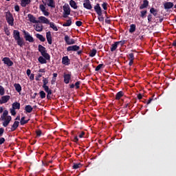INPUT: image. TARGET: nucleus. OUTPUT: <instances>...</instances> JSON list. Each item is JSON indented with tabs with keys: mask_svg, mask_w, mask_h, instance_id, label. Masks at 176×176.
<instances>
[{
	"mask_svg": "<svg viewBox=\"0 0 176 176\" xmlns=\"http://www.w3.org/2000/svg\"><path fill=\"white\" fill-rule=\"evenodd\" d=\"M9 115V111L8 110H5L3 114L1 116V120H3V127H8L9 126V123L12 122V116H8Z\"/></svg>",
	"mask_w": 176,
	"mask_h": 176,
	"instance_id": "1",
	"label": "nucleus"
},
{
	"mask_svg": "<svg viewBox=\"0 0 176 176\" xmlns=\"http://www.w3.org/2000/svg\"><path fill=\"white\" fill-rule=\"evenodd\" d=\"M13 38L16 41L18 46H20V47L24 46V38L20 36V32L19 30L13 31Z\"/></svg>",
	"mask_w": 176,
	"mask_h": 176,
	"instance_id": "2",
	"label": "nucleus"
},
{
	"mask_svg": "<svg viewBox=\"0 0 176 176\" xmlns=\"http://www.w3.org/2000/svg\"><path fill=\"white\" fill-rule=\"evenodd\" d=\"M38 52H41V54L45 60L47 61H50V54L47 53V50H46V47H43L42 45H38Z\"/></svg>",
	"mask_w": 176,
	"mask_h": 176,
	"instance_id": "3",
	"label": "nucleus"
},
{
	"mask_svg": "<svg viewBox=\"0 0 176 176\" xmlns=\"http://www.w3.org/2000/svg\"><path fill=\"white\" fill-rule=\"evenodd\" d=\"M6 20L11 27L14 25V18L13 17V14L10 13V11H8L6 12Z\"/></svg>",
	"mask_w": 176,
	"mask_h": 176,
	"instance_id": "4",
	"label": "nucleus"
},
{
	"mask_svg": "<svg viewBox=\"0 0 176 176\" xmlns=\"http://www.w3.org/2000/svg\"><path fill=\"white\" fill-rule=\"evenodd\" d=\"M23 35L26 41L30 42V43H34V37H32V36H31L29 32L23 30Z\"/></svg>",
	"mask_w": 176,
	"mask_h": 176,
	"instance_id": "5",
	"label": "nucleus"
},
{
	"mask_svg": "<svg viewBox=\"0 0 176 176\" xmlns=\"http://www.w3.org/2000/svg\"><path fill=\"white\" fill-rule=\"evenodd\" d=\"M94 10L98 16H102V10L101 9V6H100V3H96L94 6Z\"/></svg>",
	"mask_w": 176,
	"mask_h": 176,
	"instance_id": "6",
	"label": "nucleus"
},
{
	"mask_svg": "<svg viewBox=\"0 0 176 176\" xmlns=\"http://www.w3.org/2000/svg\"><path fill=\"white\" fill-rule=\"evenodd\" d=\"M64 40L65 43H67V45H75L76 43L74 38H69L68 35L65 36Z\"/></svg>",
	"mask_w": 176,
	"mask_h": 176,
	"instance_id": "7",
	"label": "nucleus"
},
{
	"mask_svg": "<svg viewBox=\"0 0 176 176\" xmlns=\"http://www.w3.org/2000/svg\"><path fill=\"white\" fill-rule=\"evenodd\" d=\"M83 6L85 9H87L88 10H91V9H93V6H91V3H90V0H85Z\"/></svg>",
	"mask_w": 176,
	"mask_h": 176,
	"instance_id": "8",
	"label": "nucleus"
},
{
	"mask_svg": "<svg viewBox=\"0 0 176 176\" xmlns=\"http://www.w3.org/2000/svg\"><path fill=\"white\" fill-rule=\"evenodd\" d=\"M2 61H3V63L6 65H8V67H12L13 65V61H12L10 60V58H8V57H5L3 58Z\"/></svg>",
	"mask_w": 176,
	"mask_h": 176,
	"instance_id": "9",
	"label": "nucleus"
},
{
	"mask_svg": "<svg viewBox=\"0 0 176 176\" xmlns=\"http://www.w3.org/2000/svg\"><path fill=\"white\" fill-rule=\"evenodd\" d=\"M46 39L49 45H52V43H53V37L50 31L46 32Z\"/></svg>",
	"mask_w": 176,
	"mask_h": 176,
	"instance_id": "10",
	"label": "nucleus"
},
{
	"mask_svg": "<svg viewBox=\"0 0 176 176\" xmlns=\"http://www.w3.org/2000/svg\"><path fill=\"white\" fill-rule=\"evenodd\" d=\"M80 49L78 45H72L67 47V52H78Z\"/></svg>",
	"mask_w": 176,
	"mask_h": 176,
	"instance_id": "11",
	"label": "nucleus"
},
{
	"mask_svg": "<svg viewBox=\"0 0 176 176\" xmlns=\"http://www.w3.org/2000/svg\"><path fill=\"white\" fill-rule=\"evenodd\" d=\"M28 18L29 19V21H30V23H33L34 24H38V23H41V21H36V18L31 14L28 15Z\"/></svg>",
	"mask_w": 176,
	"mask_h": 176,
	"instance_id": "12",
	"label": "nucleus"
},
{
	"mask_svg": "<svg viewBox=\"0 0 176 176\" xmlns=\"http://www.w3.org/2000/svg\"><path fill=\"white\" fill-rule=\"evenodd\" d=\"M43 89L44 90L50 89L49 86H47V83H49V80L47 78L43 77Z\"/></svg>",
	"mask_w": 176,
	"mask_h": 176,
	"instance_id": "13",
	"label": "nucleus"
},
{
	"mask_svg": "<svg viewBox=\"0 0 176 176\" xmlns=\"http://www.w3.org/2000/svg\"><path fill=\"white\" fill-rule=\"evenodd\" d=\"M62 64H63V65H69V64H71V60L68 58V56L62 58Z\"/></svg>",
	"mask_w": 176,
	"mask_h": 176,
	"instance_id": "14",
	"label": "nucleus"
},
{
	"mask_svg": "<svg viewBox=\"0 0 176 176\" xmlns=\"http://www.w3.org/2000/svg\"><path fill=\"white\" fill-rule=\"evenodd\" d=\"M63 79H64V82L66 85H68L69 83V80H71V74H63Z\"/></svg>",
	"mask_w": 176,
	"mask_h": 176,
	"instance_id": "15",
	"label": "nucleus"
},
{
	"mask_svg": "<svg viewBox=\"0 0 176 176\" xmlns=\"http://www.w3.org/2000/svg\"><path fill=\"white\" fill-rule=\"evenodd\" d=\"M63 13L71 14V8L69 7V5L66 4L63 6Z\"/></svg>",
	"mask_w": 176,
	"mask_h": 176,
	"instance_id": "16",
	"label": "nucleus"
},
{
	"mask_svg": "<svg viewBox=\"0 0 176 176\" xmlns=\"http://www.w3.org/2000/svg\"><path fill=\"white\" fill-rule=\"evenodd\" d=\"M10 100V96H4L1 97V104H6V102H8V101H9Z\"/></svg>",
	"mask_w": 176,
	"mask_h": 176,
	"instance_id": "17",
	"label": "nucleus"
},
{
	"mask_svg": "<svg viewBox=\"0 0 176 176\" xmlns=\"http://www.w3.org/2000/svg\"><path fill=\"white\" fill-rule=\"evenodd\" d=\"M20 124V122L19 121L14 122V124L11 126V131H16L17 130V127H19V125Z\"/></svg>",
	"mask_w": 176,
	"mask_h": 176,
	"instance_id": "18",
	"label": "nucleus"
},
{
	"mask_svg": "<svg viewBox=\"0 0 176 176\" xmlns=\"http://www.w3.org/2000/svg\"><path fill=\"white\" fill-rule=\"evenodd\" d=\"M38 19L40 20L41 23H43V24H50V21H49V19H47V18L45 17V16H40L38 18Z\"/></svg>",
	"mask_w": 176,
	"mask_h": 176,
	"instance_id": "19",
	"label": "nucleus"
},
{
	"mask_svg": "<svg viewBox=\"0 0 176 176\" xmlns=\"http://www.w3.org/2000/svg\"><path fill=\"white\" fill-rule=\"evenodd\" d=\"M148 6H149V1H148V0H144L143 3L140 6V9H146Z\"/></svg>",
	"mask_w": 176,
	"mask_h": 176,
	"instance_id": "20",
	"label": "nucleus"
},
{
	"mask_svg": "<svg viewBox=\"0 0 176 176\" xmlns=\"http://www.w3.org/2000/svg\"><path fill=\"white\" fill-rule=\"evenodd\" d=\"M174 6V3L173 2H166L164 4V9H171Z\"/></svg>",
	"mask_w": 176,
	"mask_h": 176,
	"instance_id": "21",
	"label": "nucleus"
},
{
	"mask_svg": "<svg viewBox=\"0 0 176 176\" xmlns=\"http://www.w3.org/2000/svg\"><path fill=\"white\" fill-rule=\"evenodd\" d=\"M31 3V0H21V6L22 8H25L27 5H30Z\"/></svg>",
	"mask_w": 176,
	"mask_h": 176,
	"instance_id": "22",
	"label": "nucleus"
},
{
	"mask_svg": "<svg viewBox=\"0 0 176 176\" xmlns=\"http://www.w3.org/2000/svg\"><path fill=\"white\" fill-rule=\"evenodd\" d=\"M47 2H48V3H47V6L52 8H56V1H54V0H47Z\"/></svg>",
	"mask_w": 176,
	"mask_h": 176,
	"instance_id": "23",
	"label": "nucleus"
},
{
	"mask_svg": "<svg viewBox=\"0 0 176 176\" xmlns=\"http://www.w3.org/2000/svg\"><path fill=\"white\" fill-rule=\"evenodd\" d=\"M124 96V93L122 91H118L116 95V100H120L122 97Z\"/></svg>",
	"mask_w": 176,
	"mask_h": 176,
	"instance_id": "24",
	"label": "nucleus"
},
{
	"mask_svg": "<svg viewBox=\"0 0 176 176\" xmlns=\"http://www.w3.org/2000/svg\"><path fill=\"white\" fill-rule=\"evenodd\" d=\"M38 63H40V64H47V59H46L43 56H39L38 58Z\"/></svg>",
	"mask_w": 176,
	"mask_h": 176,
	"instance_id": "25",
	"label": "nucleus"
},
{
	"mask_svg": "<svg viewBox=\"0 0 176 176\" xmlns=\"http://www.w3.org/2000/svg\"><path fill=\"white\" fill-rule=\"evenodd\" d=\"M14 87L17 93H21V85L19 83L14 84Z\"/></svg>",
	"mask_w": 176,
	"mask_h": 176,
	"instance_id": "26",
	"label": "nucleus"
},
{
	"mask_svg": "<svg viewBox=\"0 0 176 176\" xmlns=\"http://www.w3.org/2000/svg\"><path fill=\"white\" fill-rule=\"evenodd\" d=\"M36 37L37 38V39H39L41 42H45L46 41V38H45L42 34H36Z\"/></svg>",
	"mask_w": 176,
	"mask_h": 176,
	"instance_id": "27",
	"label": "nucleus"
},
{
	"mask_svg": "<svg viewBox=\"0 0 176 176\" xmlns=\"http://www.w3.org/2000/svg\"><path fill=\"white\" fill-rule=\"evenodd\" d=\"M118 46H119V45H118L117 41L114 42V43L111 45V47L110 48L111 52H115V50H116V49H118Z\"/></svg>",
	"mask_w": 176,
	"mask_h": 176,
	"instance_id": "28",
	"label": "nucleus"
},
{
	"mask_svg": "<svg viewBox=\"0 0 176 176\" xmlns=\"http://www.w3.org/2000/svg\"><path fill=\"white\" fill-rule=\"evenodd\" d=\"M69 5L71 8H73V9H78V5H76V2L74 0H70Z\"/></svg>",
	"mask_w": 176,
	"mask_h": 176,
	"instance_id": "29",
	"label": "nucleus"
},
{
	"mask_svg": "<svg viewBox=\"0 0 176 176\" xmlns=\"http://www.w3.org/2000/svg\"><path fill=\"white\" fill-rule=\"evenodd\" d=\"M32 109H34V108H32V107L30 104L26 105L25 107V111H26L28 113H31L32 112Z\"/></svg>",
	"mask_w": 176,
	"mask_h": 176,
	"instance_id": "30",
	"label": "nucleus"
},
{
	"mask_svg": "<svg viewBox=\"0 0 176 176\" xmlns=\"http://www.w3.org/2000/svg\"><path fill=\"white\" fill-rule=\"evenodd\" d=\"M35 30L37 32H42V31H43V25L37 24L35 27Z\"/></svg>",
	"mask_w": 176,
	"mask_h": 176,
	"instance_id": "31",
	"label": "nucleus"
},
{
	"mask_svg": "<svg viewBox=\"0 0 176 176\" xmlns=\"http://www.w3.org/2000/svg\"><path fill=\"white\" fill-rule=\"evenodd\" d=\"M96 54H97V50L96 49H92L89 53V57H94L96 56Z\"/></svg>",
	"mask_w": 176,
	"mask_h": 176,
	"instance_id": "32",
	"label": "nucleus"
},
{
	"mask_svg": "<svg viewBox=\"0 0 176 176\" xmlns=\"http://www.w3.org/2000/svg\"><path fill=\"white\" fill-rule=\"evenodd\" d=\"M28 122H30V120H25V117L23 116L21 118L20 123H21V126H24V124H27V123H28Z\"/></svg>",
	"mask_w": 176,
	"mask_h": 176,
	"instance_id": "33",
	"label": "nucleus"
},
{
	"mask_svg": "<svg viewBox=\"0 0 176 176\" xmlns=\"http://www.w3.org/2000/svg\"><path fill=\"white\" fill-rule=\"evenodd\" d=\"M42 2L43 4H41L39 6V9H40V10H41V12H45V10H46V7H45V6H46L47 3H46V2H45L43 1H42Z\"/></svg>",
	"mask_w": 176,
	"mask_h": 176,
	"instance_id": "34",
	"label": "nucleus"
},
{
	"mask_svg": "<svg viewBox=\"0 0 176 176\" xmlns=\"http://www.w3.org/2000/svg\"><path fill=\"white\" fill-rule=\"evenodd\" d=\"M150 13H151V14H152L155 17H156V16H157V10L155 9V8H151L150 9Z\"/></svg>",
	"mask_w": 176,
	"mask_h": 176,
	"instance_id": "35",
	"label": "nucleus"
},
{
	"mask_svg": "<svg viewBox=\"0 0 176 176\" xmlns=\"http://www.w3.org/2000/svg\"><path fill=\"white\" fill-rule=\"evenodd\" d=\"M12 109H20V103L18 102L12 103Z\"/></svg>",
	"mask_w": 176,
	"mask_h": 176,
	"instance_id": "36",
	"label": "nucleus"
},
{
	"mask_svg": "<svg viewBox=\"0 0 176 176\" xmlns=\"http://www.w3.org/2000/svg\"><path fill=\"white\" fill-rule=\"evenodd\" d=\"M50 28H52L54 31H58V28H57V26H56V24L53 22H50L49 23Z\"/></svg>",
	"mask_w": 176,
	"mask_h": 176,
	"instance_id": "37",
	"label": "nucleus"
},
{
	"mask_svg": "<svg viewBox=\"0 0 176 176\" xmlns=\"http://www.w3.org/2000/svg\"><path fill=\"white\" fill-rule=\"evenodd\" d=\"M45 90V92L47 94V100H50L51 97L50 96H52V89H44Z\"/></svg>",
	"mask_w": 176,
	"mask_h": 176,
	"instance_id": "38",
	"label": "nucleus"
},
{
	"mask_svg": "<svg viewBox=\"0 0 176 176\" xmlns=\"http://www.w3.org/2000/svg\"><path fill=\"white\" fill-rule=\"evenodd\" d=\"M135 24H131L130 25V28H129V32L131 34H133V32H135Z\"/></svg>",
	"mask_w": 176,
	"mask_h": 176,
	"instance_id": "39",
	"label": "nucleus"
},
{
	"mask_svg": "<svg viewBox=\"0 0 176 176\" xmlns=\"http://www.w3.org/2000/svg\"><path fill=\"white\" fill-rule=\"evenodd\" d=\"M72 20L69 19L67 21V22L63 24V27H70V25H72Z\"/></svg>",
	"mask_w": 176,
	"mask_h": 176,
	"instance_id": "40",
	"label": "nucleus"
},
{
	"mask_svg": "<svg viewBox=\"0 0 176 176\" xmlns=\"http://www.w3.org/2000/svg\"><path fill=\"white\" fill-rule=\"evenodd\" d=\"M80 167H82V164H74L72 168H74V170H78V168H80Z\"/></svg>",
	"mask_w": 176,
	"mask_h": 176,
	"instance_id": "41",
	"label": "nucleus"
},
{
	"mask_svg": "<svg viewBox=\"0 0 176 176\" xmlns=\"http://www.w3.org/2000/svg\"><path fill=\"white\" fill-rule=\"evenodd\" d=\"M105 67V65L104 64H99L95 69L96 72H98L100 71V69H101V68H104Z\"/></svg>",
	"mask_w": 176,
	"mask_h": 176,
	"instance_id": "42",
	"label": "nucleus"
},
{
	"mask_svg": "<svg viewBox=\"0 0 176 176\" xmlns=\"http://www.w3.org/2000/svg\"><path fill=\"white\" fill-rule=\"evenodd\" d=\"M146 13H148V11L146 10H143L140 12V17L142 19H145V16H146Z\"/></svg>",
	"mask_w": 176,
	"mask_h": 176,
	"instance_id": "43",
	"label": "nucleus"
},
{
	"mask_svg": "<svg viewBox=\"0 0 176 176\" xmlns=\"http://www.w3.org/2000/svg\"><path fill=\"white\" fill-rule=\"evenodd\" d=\"M39 94L41 99L46 98V93L45 91H41Z\"/></svg>",
	"mask_w": 176,
	"mask_h": 176,
	"instance_id": "44",
	"label": "nucleus"
},
{
	"mask_svg": "<svg viewBox=\"0 0 176 176\" xmlns=\"http://www.w3.org/2000/svg\"><path fill=\"white\" fill-rule=\"evenodd\" d=\"M5 94V88L0 85V96H3Z\"/></svg>",
	"mask_w": 176,
	"mask_h": 176,
	"instance_id": "45",
	"label": "nucleus"
},
{
	"mask_svg": "<svg viewBox=\"0 0 176 176\" xmlns=\"http://www.w3.org/2000/svg\"><path fill=\"white\" fill-rule=\"evenodd\" d=\"M102 8L104 9V10H108V3L104 2L102 4Z\"/></svg>",
	"mask_w": 176,
	"mask_h": 176,
	"instance_id": "46",
	"label": "nucleus"
},
{
	"mask_svg": "<svg viewBox=\"0 0 176 176\" xmlns=\"http://www.w3.org/2000/svg\"><path fill=\"white\" fill-rule=\"evenodd\" d=\"M118 45H120V46H123L126 43V40H122L120 41H116Z\"/></svg>",
	"mask_w": 176,
	"mask_h": 176,
	"instance_id": "47",
	"label": "nucleus"
},
{
	"mask_svg": "<svg viewBox=\"0 0 176 176\" xmlns=\"http://www.w3.org/2000/svg\"><path fill=\"white\" fill-rule=\"evenodd\" d=\"M81 82L80 81H77L75 84L74 86L76 87V89H80V85Z\"/></svg>",
	"mask_w": 176,
	"mask_h": 176,
	"instance_id": "48",
	"label": "nucleus"
},
{
	"mask_svg": "<svg viewBox=\"0 0 176 176\" xmlns=\"http://www.w3.org/2000/svg\"><path fill=\"white\" fill-rule=\"evenodd\" d=\"M129 60H134V54L130 53L128 56Z\"/></svg>",
	"mask_w": 176,
	"mask_h": 176,
	"instance_id": "49",
	"label": "nucleus"
},
{
	"mask_svg": "<svg viewBox=\"0 0 176 176\" xmlns=\"http://www.w3.org/2000/svg\"><path fill=\"white\" fill-rule=\"evenodd\" d=\"M10 113L12 116H16V109H10Z\"/></svg>",
	"mask_w": 176,
	"mask_h": 176,
	"instance_id": "50",
	"label": "nucleus"
},
{
	"mask_svg": "<svg viewBox=\"0 0 176 176\" xmlns=\"http://www.w3.org/2000/svg\"><path fill=\"white\" fill-rule=\"evenodd\" d=\"M36 134L37 135V137H41L42 135V131L41 130H37L36 131Z\"/></svg>",
	"mask_w": 176,
	"mask_h": 176,
	"instance_id": "51",
	"label": "nucleus"
},
{
	"mask_svg": "<svg viewBox=\"0 0 176 176\" xmlns=\"http://www.w3.org/2000/svg\"><path fill=\"white\" fill-rule=\"evenodd\" d=\"M148 23L152 22V14H149L147 16Z\"/></svg>",
	"mask_w": 176,
	"mask_h": 176,
	"instance_id": "52",
	"label": "nucleus"
},
{
	"mask_svg": "<svg viewBox=\"0 0 176 176\" xmlns=\"http://www.w3.org/2000/svg\"><path fill=\"white\" fill-rule=\"evenodd\" d=\"M82 24H83V23L80 21H77L76 22V25H77V27H80L82 25Z\"/></svg>",
	"mask_w": 176,
	"mask_h": 176,
	"instance_id": "53",
	"label": "nucleus"
},
{
	"mask_svg": "<svg viewBox=\"0 0 176 176\" xmlns=\"http://www.w3.org/2000/svg\"><path fill=\"white\" fill-rule=\"evenodd\" d=\"M3 133H5V129L3 128H0V138L3 135Z\"/></svg>",
	"mask_w": 176,
	"mask_h": 176,
	"instance_id": "54",
	"label": "nucleus"
},
{
	"mask_svg": "<svg viewBox=\"0 0 176 176\" xmlns=\"http://www.w3.org/2000/svg\"><path fill=\"white\" fill-rule=\"evenodd\" d=\"M98 19L99 21L104 23V16H102V15L98 16Z\"/></svg>",
	"mask_w": 176,
	"mask_h": 176,
	"instance_id": "55",
	"label": "nucleus"
},
{
	"mask_svg": "<svg viewBox=\"0 0 176 176\" xmlns=\"http://www.w3.org/2000/svg\"><path fill=\"white\" fill-rule=\"evenodd\" d=\"M14 10L15 12H20V6L19 5H16L14 6Z\"/></svg>",
	"mask_w": 176,
	"mask_h": 176,
	"instance_id": "56",
	"label": "nucleus"
},
{
	"mask_svg": "<svg viewBox=\"0 0 176 176\" xmlns=\"http://www.w3.org/2000/svg\"><path fill=\"white\" fill-rule=\"evenodd\" d=\"M42 78V74H38L36 76V80L39 81L41 80L39 78Z\"/></svg>",
	"mask_w": 176,
	"mask_h": 176,
	"instance_id": "57",
	"label": "nucleus"
},
{
	"mask_svg": "<svg viewBox=\"0 0 176 176\" xmlns=\"http://www.w3.org/2000/svg\"><path fill=\"white\" fill-rule=\"evenodd\" d=\"M5 143V138H0V145Z\"/></svg>",
	"mask_w": 176,
	"mask_h": 176,
	"instance_id": "58",
	"label": "nucleus"
},
{
	"mask_svg": "<svg viewBox=\"0 0 176 176\" xmlns=\"http://www.w3.org/2000/svg\"><path fill=\"white\" fill-rule=\"evenodd\" d=\"M43 13L44 14V16H49V14H50V13L47 11H46V10H45L44 11H43Z\"/></svg>",
	"mask_w": 176,
	"mask_h": 176,
	"instance_id": "59",
	"label": "nucleus"
},
{
	"mask_svg": "<svg viewBox=\"0 0 176 176\" xmlns=\"http://www.w3.org/2000/svg\"><path fill=\"white\" fill-rule=\"evenodd\" d=\"M109 19V17L107 16V19H105V23L107 24H109L111 23V19Z\"/></svg>",
	"mask_w": 176,
	"mask_h": 176,
	"instance_id": "60",
	"label": "nucleus"
},
{
	"mask_svg": "<svg viewBox=\"0 0 176 176\" xmlns=\"http://www.w3.org/2000/svg\"><path fill=\"white\" fill-rule=\"evenodd\" d=\"M85 136V132L82 131L81 133L78 135L79 138H83Z\"/></svg>",
	"mask_w": 176,
	"mask_h": 176,
	"instance_id": "61",
	"label": "nucleus"
},
{
	"mask_svg": "<svg viewBox=\"0 0 176 176\" xmlns=\"http://www.w3.org/2000/svg\"><path fill=\"white\" fill-rule=\"evenodd\" d=\"M74 142L78 143V142L79 141V139L78 138V136H74Z\"/></svg>",
	"mask_w": 176,
	"mask_h": 176,
	"instance_id": "62",
	"label": "nucleus"
},
{
	"mask_svg": "<svg viewBox=\"0 0 176 176\" xmlns=\"http://www.w3.org/2000/svg\"><path fill=\"white\" fill-rule=\"evenodd\" d=\"M26 74H27L28 76H30V75H31V69H28L26 71Z\"/></svg>",
	"mask_w": 176,
	"mask_h": 176,
	"instance_id": "63",
	"label": "nucleus"
},
{
	"mask_svg": "<svg viewBox=\"0 0 176 176\" xmlns=\"http://www.w3.org/2000/svg\"><path fill=\"white\" fill-rule=\"evenodd\" d=\"M129 107V109H130V107H131V104L130 103H126L124 105V108L126 109Z\"/></svg>",
	"mask_w": 176,
	"mask_h": 176,
	"instance_id": "64",
	"label": "nucleus"
}]
</instances>
